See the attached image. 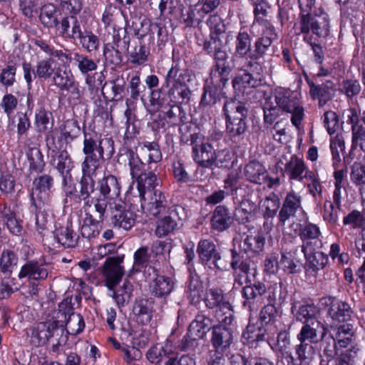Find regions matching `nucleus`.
Wrapping results in <instances>:
<instances>
[{
    "instance_id": "nucleus-25",
    "label": "nucleus",
    "mask_w": 365,
    "mask_h": 365,
    "mask_svg": "<svg viewBox=\"0 0 365 365\" xmlns=\"http://www.w3.org/2000/svg\"><path fill=\"white\" fill-rule=\"evenodd\" d=\"M216 150L208 142L201 143L199 147L192 148L193 160L201 167L210 168L215 163Z\"/></svg>"
},
{
    "instance_id": "nucleus-35",
    "label": "nucleus",
    "mask_w": 365,
    "mask_h": 365,
    "mask_svg": "<svg viewBox=\"0 0 365 365\" xmlns=\"http://www.w3.org/2000/svg\"><path fill=\"white\" fill-rule=\"evenodd\" d=\"M174 282L168 277L157 275L151 286L152 294L160 298H165L174 289Z\"/></svg>"
},
{
    "instance_id": "nucleus-18",
    "label": "nucleus",
    "mask_w": 365,
    "mask_h": 365,
    "mask_svg": "<svg viewBox=\"0 0 365 365\" xmlns=\"http://www.w3.org/2000/svg\"><path fill=\"white\" fill-rule=\"evenodd\" d=\"M58 307L60 312L63 311L64 314H68V318L64 325V334L76 335L81 333L85 327L84 320L80 314L73 312L71 301L69 302L68 299H66L61 302Z\"/></svg>"
},
{
    "instance_id": "nucleus-5",
    "label": "nucleus",
    "mask_w": 365,
    "mask_h": 365,
    "mask_svg": "<svg viewBox=\"0 0 365 365\" xmlns=\"http://www.w3.org/2000/svg\"><path fill=\"white\" fill-rule=\"evenodd\" d=\"M226 118L227 132L230 137L244 133L247 128L245 120L249 113L246 103L237 101H227L223 106Z\"/></svg>"
},
{
    "instance_id": "nucleus-56",
    "label": "nucleus",
    "mask_w": 365,
    "mask_h": 365,
    "mask_svg": "<svg viewBox=\"0 0 365 365\" xmlns=\"http://www.w3.org/2000/svg\"><path fill=\"white\" fill-rule=\"evenodd\" d=\"M279 207L278 197L272 194L259 202V209L265 217H272L277 213Z\"/></svg>"
},
{
    "instance_id": "nucleus-47",
    "label": "nucleus",
    "mask_w": 365,
    "mask_h": 365,
    "mask_svg": "<svg viewBox=\"0 0 365 365\" xmlns=\"http://www.w3.org/2000/svg\"><path fill=\"white\" fill-rule=\"evenodd\" d=\"M103 160L104 155H85L84 160L81 163L82 175L93 177L100 168L101 161Z\"/></svg>"
},
{
    "instance_id": "nucleus-26",
    "label": "nucleus",
    "mask_w": 365,
    "mask_h": 365,
    "mask_svg": "<svg viewBox=\"0 0 365 365\" xmlns=\"http://www.w3.org/2000/svg\"><path fill=\"white\" fill-rule=\"evenodd\" d=\"M106 212L98 213V218H95L91 213L86 212L81 226V235L88 240L99 235L102 228V223L106 217Z\"/></svg>"
},
{
    "instance_id": "nucleus-4",
    "label": "nucleus",
    "mask_w": 365,
    "mask_h": 365,
    "mask_svg": "<svg viewBox=\"0 0 365 365\" xmlns=\"http://www.w3.org/2000/svg\"><path fill=\"white\" fill-rule=\"evenodd\" d=\"M98 195L96 197V212L97 213L106 212L108 206H111L118 201L120 195V185L118 178L113 175H105L97 182Z\"/></svg>"
},
{
    "instance_id": "nucleus-46",
    "label": "nucleus",
    "mask_w": 365,
    "mask_h": 365,
    "mask_svg": "<svg viewBox=\"0 0 365 365\" xmlns=\"http://www.w3.org/2000/svg\"><path fill=\"white\" fill-rule=\"evenodd\" d=\"M353 311L346 302L339 301L331 304L329 309V314L331 317L336 321L347 322L349 321Z\"/></svg>"
},
{
    "instance_id": "nucleus-44",
    "label": "nucleus",
    "mask_w": 365,
    "mask_h": 365,
    "mask_svg": "<svg viewBox=\"0 0 365 365\" xmlns=\"http://www.w3.org/2000/svg\"><path fill=\"white\" fill-rule=\"evenodd\" d=\"M350 180L351 182L359 187L362 197L365 192V163L354 162L351 166Z\"/></svg>"
},
{
    "instance_id": "nucleus-41",
    "label": "nucleus",
    "mask_w": 365,
    "mask_h": 365,
    "mask_svg": "<svg viewBox=\"0 0 365 365\" xmlns=\"http://www.w3.org/2000/svg\"><path fill=\"white\" fill-rule=\"evenodd\" d=\"M39 19L41 24L46 28H55L60 22L58 20V10L52 4H47L41 9Z\"/></svg>"
},
{
    "instance_id": "nucleus-37",
    "label": "nucleus",
    "mask_w": 365,
    "mask_h": 365,
    "mask_svg": "<svg viewBox=\"0 0 365 365\" xmlns=\"http://www.w3.org/2000/svg\"><path fill=\"white\" fill-rule=\"evenodd\" d=\"M279 178H268L267 170L264 165L258 161H252V183L264 185L271 187L279 184Z\"/></svg>"
},
{
    "instance_id": "nucleus-21",
    "label": "nucleus",
    "mask_w": 365,
    "mask_h": 365,
    "mask_svg": "<svg viewBox=\"0 0 365 365\" xmlns=\"http://www.w3.org/2000/svg\"><path fill=\"white\" fill-rule=\"evenodd\" d=\"M48 274L46 264L33 259L26 262L21 267L18 277L20 279L27 278L29 280L43 281L48 278Z\"/></svg>"
},
{
    "instance_id": "nucleus-30",
    "label": "nucleus",
    "mask_w": 365,
    "mask_h": 365,
    "mask_svg": "<svg viewBox=\"0 0 365 365\" xmlns=\"http://www.w3.org/2000/svg\"><path fill=\"white\" fill-rule=\"evenodd\" d=\"M251 68V60L247 61V68L241 69L232 81L235 90L238 95L245 97L246 99L250 98L251 94V73L250 68Z\"/></svg>"
},
{
    "instance_id": "nucleus-34",
    "label": "nucleus",
    "mask_w": 365,
    "mask_h": 365,
    "mask_svg": "<svg viewBox=\"0 0 365 365\" xmlns=\"http://www.w3.org/2000/svg\"><path fill=\"white\" fill-rule=\"evenodd\" d=\"M192 72L185 68H180L177 64L168 70L163 85H187L190 81Z\"/></svg>"
},
{
    "instance_id": "nucleus-59",
    "label": "nucleus",
    "mask_w": 365,
    "mask_h": 365,
    "mask_svg": "<svg viewBox=\"0 0 365 365\" xmlns=\"http://www.w3.org/2000/svg\"><path fill=\"white\" fill-rule=\"evenodd\" d=\"M30 199L31 202V206L36 210H41L51 203V198L48 192L38 190L36 189L31 190L30 194Z\"/></svg>"
},
{
    "instance_id": "nucleus-16",
    "label": "nucleus",
    "mask_w": 365,
    "mask_h": 365,
    "mask_svg": "<svg viewBox=\"0 0 365 365\" xmlns=\"http://www.w3.org/2000/svg\"><path fill=\"white\" fill-rule=\"evenodd\" d=\"M327 331V328L319 320H314L304 324L297 338L300 342L317 344L324 338Z\"/></svg>"
},
{
    "instance_id": "nucleus-62",
    "label": "nucleus",
    "mask_w": 365,
    "mask_h": 365,
    "mask_svg": "<svg viewBox=\"0 0 365 365\" xmlns=\"http://www.w3.org/2000/svg\"><path fill=\"white\" fill-rule=\"evenodd\" d=\"M149 53V48H147L143 41H139L130 53V61L133 63L141 65L148 61Z\"/></svg>"
},
{
    "instance_id": "nucleus-1",
    "label": "nucleus",
    "mask_w": 365,
    "mask_h": 365,
    "mask_svg": "<svg viewBox=\"0 0 365 365\" xmlns=\"http://www.w3.org/2000/svg\"><path fill=\"white\" fill-rule=\"evenodd\" d=\"M123 259V257H108L102 267L106 285L109 290L113 291L112 296L118 306L128 303L133 290V284L128 280H125L119 288L115 289L124 274V269L120 265Z\"/></svg>"
},
{
    "instance_id": "nucleus-19",
    "label": "nucleus",
    "mask_w": 365,
    "mask_h": 365,
    "mask_svg": "<svg viewBox=\"0 0 365 365\" xmlns=\"http://www.w3.org/2000/svg\"><path fill=\"white\" fill-rule=\"evenodd\" d=\"M134 179L136 181L140 200H145V195L155 190H160L158 187H160L161 180L152 171H144Z\"/></svg>"
},
{
    "instance_id": "nucleus-58",
    "label": "nucleus",
    "mask_w": 365,
    "mask_h": 365,
    "mask_svg": "<svg viewBox=\"0 0 365 365\" xmlns=\"http://www.w3.org/2000/svg\"><path fill=\"white\" fill-rule=\"evenodd\" d=\"M130 37L127 36L126 29H114L111 41L105 45H110L115 48H120L123 51H128L129 48Z\"/></svg>"
},
{
    "instance_id": "nucleus-64",
    "label": "nucleus",
    "mask_w": 365,
    "mask_h": 365,
    "mask_svg": "<svg viewBox=\"0 0 365 365\" xmlns=\"http://www.w3.org/2000/svg\"><path fill=\"white\" fill-rule=\"evenodd\" d=\"M81 133V128L76 120H67L61 130V135L66 142L72 141L76 138Z\"/></svg>"
},
{
    "instance_id": "nucleus-50",
    "label": "nucleus",
    "mask_w": 365,
    "mask_h": 365,
    "mask_svg": "<svg viewBox=\"0 0 365 365\" xmlns=\"http://www.w3.org/2000/svg\"><path fill=\"white\" fill-rule=\"evenodd\" d=\"M319 312V309L314 304H306L299 306L296 309L294 316L297 321L305 324L314 320H318L317 316Z\"/></svg>"
},
{
    "instance_id": "nucleus-27",
    "label": "nucleus",
    "mask_w": 365,
    "mask_h": 365,
    "mask_svg": "<svg viewBox=\"0 0 365 365\" xmlns=\"http://www.w3.org/2000/svg\"><path fill=\"white\" fill-rule=\"evenodd\" d=\"M153 300L147 298H138L133 306V313L138 323L148 324L153 317Z\"/></svg>"
},
{
    "instance_id": "nucleus-42",
    "label": "nucleus",
    "mask_w": 365,
    "mask_h": 365,
    "mask_svg": "<svg viewBox=\"0 0 365 365\" xmlns=\"http://www.w3.org/2000/svg\"><path fill=\"white\" fill-rule=\"evenodd\" d=\"M76 40H78L81 47L89 53L96 51L99 48L98 37L91 30H88L86 27L78 35Z\"/></svg>"
},
{
    "instance_id": "nucleus-13",
    "label": "nucleus",
    "mask_w": 365,
    "mask_h": 365,
    "mask_svg": "<svg viewBox=\"0 0 365 365\" xmlns=\"http://www.w3.org/2000/svg\"><path fill=\"white\" fill-rule=\"evenodd\" d=\"M237 196L241 197L240 205L235 210L236 220L245 229L250 231V217L251 214V194L250 189L248 185H243L236 190Z\"/></svg>"
},
{
    "instance_id": "nucleus-51",
    "label": "nucleus",
    "mask_w": 365,
    "mask_h": 365,
    "mask_svg": "<svg viewBox=\"0 0 365 365\" xmlns=\"http://www.w3.org/2000/svg\"><path fill=\"white\" fill-rule=\"evenodd\" d=\"M27 157L31 174L34 173L38 174L43 171L46 164L43 160V155L38 148H31L27 153Z\"/></svg>"
},
{
    "instance_id": "nucleus-14",
    "label": "nucleus",
    "mask_w": 365,
    "mask_h": 365,
    "mask_svg": "<svg viewBox=\"0 0 365 365\" xmlns=\"http://www.w3.org/2000/svg\"><path fill=\"white\" fill-rule=\"evenodd\" d=\"M86 20L82 16L73 14L63 17L58 26L59 36L64 38L76 39V37L85 28Z\"/></svg>"
},
{
    "instance_id": "nucleus-52",
    "label": "nucleus",
    "mask_w": 365,
    "mask_h": 365,
    "mask_svg": "<svg viewBox=\"0 0 365 365\" xmlns=\"http://www.w3.org/2000/svg\"><path fill=\"white\" fill-rule=\"evenodd\" d=\"M239 267L240 271L244 274V275H242L240 277L239 279V284H243V282L241 281L242 278H244V280L246 283V285L243 287L242 290V296L245 299L243 302V305L245 307H247L248 310L251 312V302H250V296L251 295V286L250 284H249L250 281L248 279V272L250 270V260H247V259H246L245 260L242 261L240 264Z\"/></svg>"
},
{
    "instance_id": "nucleus-48",
    "label": "nucleus",
    "mask_w": 365,
    "mask_h": 365,
    "mask_svg": "<svg viewBox=\"0 0 365 365\" xmlns=\"http://www.w3.org/2000/svg\"><path fill=\"white\" fill-rule=\"evenodd\" d=\"M317 250H312L303 252L307 260V265L313 270H319L325 267L328 262V257L322 252H316Z\"/></svg>"
},
{
    "instance_id": "nucleus-38",
    "label": "nucleus",
    "mask_w": 365,
    "mask_h": 365,
    "mask_svg": "<svg viewBox=\"0 0 365 365\" xmlns=\"http://www.w3.org/2000/svg\"><path fill=\"white\" fill-rule=\"evenodd\" d=\"M168 89L167 96L170 101L174 104L182 103L190 98V90L187 85H163Z\"/></svg>"
},
{
    "instance_id": "nucleus-23",
    "label": "nucleus",
    "mask_w": 365,
    "mask_h": 365,
    "mask_svg": "<svg viewBox=\"0 0 365 365\" xmlns=\"http://www.w3.org/2000/svg\"><path fill=\"white\" fill-rule=\"evenodd\" d=\"M95 187L96 182L93 177L81 175L79 181L77 199L78 202H83L84 207H90L93 205L96 209V197H91L92 194L95 192Z\"/></svg>"
},
{
    "instance_id": "nucleus-20",
    "label": "nucleus",
    "mask_w": 365,
    "mask_h": 365,
    "mask_svg": "<svg viewBox=\"0 0 365 365\" xmlns=\"http://www.w3.org/2000/svg\"><path fill=\"white\" fill-rule=\"evenodd\" d=\"M52 79L54 85L61 91L70 92L73 98H80L78 84L76 82L73 74L70 71H63L61 68H57Z\"/></svg>"
},
{
    "instance_id": "nucleus-9",
    "label": "nucleus",
    "mask_w": 365,
    "mask_h": 365,
    "mask_svg": "<svg viewBox=\"0 0 365 365\" xmlns=\"http://www.w3.org/2000/svg\"><path fill=\"white\" fill-rule=\"evenodd\" d=\"M197 252L202 264L210 269H227V263L222 259L215 243L209 240H202L198 242Z\"/></svg>"
},
{
    "instance_id": "nucleus-54",
    "label": "nucleus",
    "mask_w": 365,
    "mask_h": 365,
    "mask_svg": "<svg viewBox=\"0 0 365 365\" xmlns=\"http://www.w3.org/2000/svg\"><path fill=\"white\" fill-rule=\"evenodd\" d=\"M73 59L79 71L83 75L97 69L96 62L88 56L74 52L73 53Z\"/></svg>"
},
{
    "instance_id": "nucleus-40",
    "label": "nucleus",
    "mask_w": 365,
    "mask_h": 365,
    "mask_svg": "<svg viewBox=\"0 0 365 365\" xmlns=\"http://www.w3.org/2000/svg\"><path fill=\"white\" fill-rule=\"evenodd\" d=\"M354 329L351 324H344L336 329L334 339L339 346L346 348L352 344L354 340Z\"/></svg>"
},
{
    "instance_id": "nucleus-33",
    "label": "nucleus",
    "mask_w": 365,
    "mask_h": 365,
    "mask_svg": "<svg viewBox=\"0 0 365 365\" xmlns=\"http://www.w3.org/2000/svg\"><path fill=\"white\" fill-rule=\"evenodd\" d=\"M210 326L211 321L209 318L204 315H197L190 324L187 336L193 341L202 339L210 330Z\"/></svg>"
},
{
    "instance_id": "nucleus-11",
    "label": "nucleus",
    "mask_w": 365,
    "mask_h": 365,
    "mask_svg": "<svg viewBox=\"0 0 365 365\" xmlns=\"http://www.w3.org/2000/svg\"><path fill=\"white\" fill-rule=\"evenodd\" d=\"M277 166L281 168L283 174L287 175L289 180L302 182L305 178L306 173L312 172L304 160L296 155H291L289 159L283 155L277 163Z\"/></svg>"
},
{
    "instance_id": "nucleus-29",
    "label": "nucleus",
    "mask_w": 365,
    "mask_h": 365,
    "mask_svg": "<svg viewBox=\"0 0 365 365\" xmlns=\"http://www.w3.org/2000/svg\"><path fill=\"white\" fill-rule=\"evenodd\" d=\"M183 210L182 207H175L169 211L168 216L159 220L155 228V235L158 237H163L173 232L178 225L176 217Z\"/></svg>"
},
{
    "instance_id": "nucleus-45",
    "label": "nucleus",
    "mask_w": 365,
    "mask_h": 365,
    "mask_svg": "<svg viewBox=\"0 0 365 365\" xmlns=\"http://www.w3.org/2000/svg\"><path fill=\"white\" fill-rule=\"evenodd\" d=\"M139 149L140 155L148 163H158L162 160L161 151L155 142H145Z\"/></svg>"
},
{
    "instance_id": "nucleus-53",
    "label": "nucleus",
    "mask_w": 365,
    "mask_h": 365,
    "mask_svg": "<svg viewBox=\"0 0 365 365\" xmlns=\"http://www.w3.org/2000/svg\"><path fill=\"white\" fill-rule=\"evenodd\" d=\"M205 18V16L198 9L197 6H190L181 15V22L186 27H195L198 26Z\"/></svg>"
},
{
    "instance_id": "nucleus-32",
    "label": "nucleus",
    "mask_w": 365,
    "mask_h": 365,
    "mask_svg": "<svg viewBox=\"0 0 365 365\" xmlns=\"http://www.w3.org/2000/svg\"><path fill=\"white\" fill-rule=\"evenodd\" d=\"M150 264H155L146 246L138 248L133 255V264L129 272V275L144 271L148 267L152 268Z\"/></svg>"
},
{
    "instance_id": "nucleus-28",
    "label": "nucleus",
    "mask_w": 365,
    "mask_h": 365,
    "mask_svg": "<svg viewBox=\"0 0 365 365\" xmlns=\"http://www.w3.org/2000/svg\"><path fill=\"white\" fill-rule=\"evenodd\" d=\"M300 209H302L301 196L294 191L288 192L279 213L280 222L284 223Z\"/></svg>"
},
{
    "instance_id": "nucleus-6",
    "label": "nucleus",
    "mask_w": 365,
    "mask_h": 365,
    "mask_svg": "<svg viewBox=\"0 0 365 365\" xmlns=\"http://www.w3.org/2000/svg\"><path fill=\"white\" fill-rule=\"evenodd\" d=\"M299 25L302 34L312 32L319 38H325L329 33V16L321 9L314 14L300 15Z\"/></svg>"
},
{
    "instance_id": "nucleus-7",
    "label": "nucleus",
    "mask_w": 365,
    "mask_h": 365,
    "mask_svg": "<svg viewBox=\"0 0 365 365\" xmlns=\"http://www.w3.org/2000/svg\"><path fill=\"white\" fill-rule=\"evenodd\" d=\"M82 152L84 155H104L111 158L115 153L114 141L111 138L103 139L93 130H83V143Z\"/></svg>"
},
{
    "instance_id": "nucleus-2",
    "label": "nucleus",
    "mask_w": 365,
    "mask_h": 365,
    "mask_svg": "<svg viewBox=\"0 0 365 365\" xmlns=\"http://www.w3.org/2000/svg\"><path fill=\"white\" fill-rule=\"evenodd\" d=\"M222 35L210 34L209 39L203 44V50L215 60V66L210 73L212 79L220 78V81H227L232 68L228 62L229 56L223 50Z\"/></svg>"
},
{
    "instance_id": "nucleus-10",
    "label": "nucleus",
    "mask_w": 365,
    "mask_h": 365,
    "mask_svg": "<svg viewBox=\"0 0 365 365\" xmlns=\"http://www.w3.org/2000/svg\"><path fill=\"white\" fill-rule=\"evenodd\" d=\"M106 212L110 214V221L114 227L129 230L135 224L136 215L133 211L126 208L123 200L108 206Z\"/></svg>"
},
{
    "instance_id": "nucleus-43",
    "label": "nucleus",
    "mask_w": 365,
    "mask_h": 365,
    "mask_svg": "<svg viewBox=\"0 0 365 365\" xmlns=\"http://www.w3.org/2000/svg\"><path fill=\"white\" fill-rule=\"evenodd\" d=\"M251 38L247 31L242 29L237 36L235 54L246 59L251 58Z\"/></svg>"
},
{
    "instance_id": "nucleus-15",
    "label": "nucleus",
    "mask_w": 365,
    "mask_h": 365,
    "mask_svg": "<svg viewBox=\"0 0 365 365\" xmlns=\"http://www.w3.org/2000/svg\"><path fill=\"white\" fill-rule=\"evenodd\" d=\"M141 208L145 213L158 216L165 212L168 200L162 190H155L145 196V200H140Z\"/></svg>"
},
{
    "instance_id": "nucleus-57",
    "label": "nucleus",
    "mask_w": 365,
    "mask_h": 365,
    "mask_svg": "<svg viewBox=\"0 0 365 365\" xmlns=\"http://www.w3.org/2000/svg\"><path fill=\"white\" fill-rule=\"evenodd\" d=\"M51 115V113L46 110L45 108L42 107L36 110L34 125L38 133L46 132L49 129L50 125L51 128H52L53 123H50V117Z\"/></svg>"
},
{
    "instance_id": "nucleus-22",
    "label": "nucleus",
    "mask_w": 365,
    "mask_h": 365,
    "mask_svg": "<svg viewBox=\"0 0 365 365\" xmlns=\"http://www.w3.org/2000/svg\"><path fill=\"white\" fill-rule=\"evenodd\" d=\"M220 324L213 327L211 341L217 351L223 352L232 343V333L230 329L227 327L229 324Z\"/></svg>"
},
{
    "instance_id": "nucleus-61",
    "label": "nucleus",
    "mask_w": 365,
    "mask_h": 365,
    "mask_svg": "<svg viewBox=\"0 0 365 365\" xmlns=\"http://www.w3.org/2000/svg\"><path fill=\"white\" fill-rule=\"evenodd\" d=\"M125 51L120 48H113L110 45H104L103 55L107 63L117 66L121 64L123 61L122 53Z\"/></svg>"
},
{
    "instance_id": "nucleus-8",
    "label": "nucleus",
    "mask_w": 365,
    "mask_h": 365,
    "mask_svg": "<svg viewBox=\"0 0 365 365\" xmlns=\"http://www.w3.org/2000/svg\"><path fill=\"white\" fill-rule=\"evenodd\" d=\"M205 302L208 308H217L216 317L220 323L225 324H232L233 321V312L230 304L227 302H224L221 289H210L207 290Z\"/></svg>"
},
{
    "instance_id": "nucleus-49",
    "label": "nucleus",
    "mask_w": 365,
    "mask_h": 365,
    "mask_svg": "<svg viewBox=\"0 0 365 365\" xmlns=\"http://www.w3.org/2000/svg\"><path fill=\"white\" fill-rule=\"evenodd\" d=\"M36 68L37 69L38 78L43 80L53 78L57 70L55 61L51 57L45 58L37 61Z\"/></svg>"
},
{
    "instance_id": "nucleus-17",
    "label": "nucleus",
    "mask_w": 365,
    "mask_h": 365,
    "mask_svg": "<svg viewBox=\"0 0 365 365\" xmlns=\"http://www.w3.org/2000/svg\"><path fill=\"white\" fill-rule=\"evenodd\" d=\"M299 235L302 242V252L321 247L322 241L319 240L321 231L317 225L311 222L307 223L299 230Z\"/></svg>"
},
{
    "instance_id": "nucleus-63",
    "label": "nucleus",
    "mask_w": 365,
    "mask_h": 365,
    "mask_svg": "<svg viewBox=\"0 0 365 365\" xmlns=\"http://www.w3.org/2000/svg\"><path fill=\"white\" fill-rule=\"evenodd\" d=\"M187 295L192 303L200 301L203 293V286L197 279L191 278L187 286Z\"/></svg>"
},
{
    "instance_id": "nucleus-36",
    "label": "nucleus",
    "mask_w": 365,
    "mask_h": 365,
    "mask_svg": "<svg viewBox=\"0 0 365 365\" xmlns=\"http://www.w3.org/2000/svg\"><path fill=\"white\" fill-rule=\"evenodd\" d=\"M53 237L58 243L66 248L75 247L78 243L76 234L68 226L56 227Z\"/></svg>"
},
{
    "instance_id": "nucleus-12",
    "label": "nucleus",
    "mask_w": 365,
    "mask_h": 365,
    "mask_svg": "<svg viewBox=\"0 0 365 365\" xmlns=\"http://www.w3.org/2000/svg\"><path fill=\"white\" fill-rule=\"evenodd\" d=\"M19 262V257L17 255L11 250H4L0 255V281L3 286L1 289V294L4 295V292L6 295L9 296L12 292V288L8 284H4V280L9 279L16 268Z\"/></svg>"
},
{
    "instance_id": "nucleus-31",
    "label": "nucleus",
    "mask_w": 365,
    "mask_h": 365,
    "mask_svg": "<svg viewBox=\"0 0 365 365\" xmlns=\"http://www.w3.org/2000/svg\"><path fill=\"white\" fill-rule=\"evenodd\" d=\"M233 222L231 213L227 207L218 205L211 217V225L214 230L222 232L229 228Z\"/></svg>"
},
{
    "instance_id": "nucleus-39",
    "label": "nucleus",
    "mask_w": 365,
    "mask_h": 365,
    "mask_svg": "<svg viewBox=\"0 0 365 365\" xmlns=\"http://www.w3.org/2000/svg\"><path fill=\"white\" fill-rule=\"evenodd\" d=\"M122 155L127 162L133 179L145 171V163L135 151L131 149H125Z\"/></svg>"
},
{
    "instance_id": "nucleus-60",
    "label": "nucleus",
    "mask_w": 365,
    "mask_h": 365,
    "mask_svg": "<svg viewBox=\"0 0 365 365\" xmlns=\"http://www.w3.org/2000/svg\"><path fill=\"white\" fill-rule=\"evenodd\" d=\"M296 355L300 364H309L315 356V351L310 344L301 342L296 347Z\"/></svg>"
},
{
    "instance_id": "nucleus-24",
    "label": "nucleus",
    "mask_w": 365,
    "mask_h": 365,
    "mask_svg": "<svg viewBox=\"0 0 365 365\" xmlns=\"http://www.w3.org/2000/svg\"><path fill=\"white\" fill-rule=\"evenodd\" d=\"M125 81L122 76L106 81L102 86V94L105 99L112 101H120L123 98Z\"/></svg>"
},
{
    "instance_id": "nucleus-3",
    "label": "nucleus",
    "mask_w": 365,
    "mask_h": 365,
    "mask_svg": "<svg viewBox=\"0 0 365 365\" xmlns=\"http://www.w3.org/2000/svg\"><path fill=\"white\" fill-rule=\"evenodd\" d=\"M64 333L63 323L51 319L36 324L29 329L27 334L29 337L30 343L33 346L38 347L46 344L51 338L59 337L61 339L64 335ZM60 343V339H58V342L53 345V351H56L58 349Z\"/></svg>"
},
{
    "instance_id": "nucleus-55",
    "label": "nucleus",
    "mask_w": 365,
    "mask_h": 365,
    "mask_svg": "<svg viewBox=\"0 0 365 365\" xmlns=\"http://www.w3.org/2000/svg\"><path fill=\"white\" fill-rule=\"evenodd\" d=\"M139 22H133V26L134 28V34L138 38L139 41H143V38L147 36H149V41H153L154 37L153 36V26L154 23H152L149 19L144 18L140 20L138 19Z\"/></svg>"
}]
</instances>
